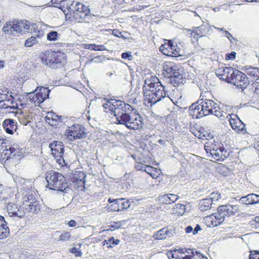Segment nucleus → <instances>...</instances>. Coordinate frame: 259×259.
Wrapping results in <instances>:
<instances>
[{"instance_id": "f257e3e1", "label": "nucleus", "mask_w": 259, "mask_h": 259, "mask_svg": "<svg viewBox=\"0 0 259 259\" xmlns=\"http://www.w3.org/2000/svg\"><path fill=\"white\" fill-rule=\"evenodd\" d=\"M103 104L104 111L111 113L115 116L117 123L124 125L127 128L137 130L142 128L144 123L138 113L133 112V108L128 104L120 100L105 99Z\"/></svg>"}, {"instance_id": "f03ea898", "label": "nucleus", "mask_w": 259, "mask_h": 259, "mask_svg": "<svg viewBox=\"0 0 259 259\" xmlns=\"http://www.w3.org/2000/svg\"><path fill=\"white\" fill-rule=\"evenodd\" d=\"M145 101L151 104H156L167 95L165 87L158 77L151 76L145 80L143 87Z\"/></svg>"}, {"instance_id": "7ed1b4c3", "label": "nucleus", "mask_w": 259, "mask_h": 259, "mask_svg": "<svg viewBox=\"0 0 259 259\" xmlns=\"http://www.w3.org/2000/svg\"><path fill=\"white\" fill-rule=\"evenodd\" d=\"M239 207L237 205H224L218 208V212L214 213L210 216L206 218V220L210 221L213 226H218L222 223L226 217H230L238 213Z\"/></svg>"}, {"instance_id": "20e7f679", "label": "nucleus", "mask_w": 259, "mask_h": 259, "mask_svg": "<svg viewBox=\"0 0 259 259\" xmlns=\"http://www.w3.org/2000/svg\"><path fill=\"white\" fill-rule=\"evenodd\" d=\"M215 105V103L212 100L201 98L190 107V114L197 118L210 115Z\"/></svg>"}, {"instance_id": "39448f33", "label": "nucleus", "mask_w": 259, "mask_h": 259, "mask_svg": "<svg viewBox=\"0 0 259 259\" xmlns=\"http://www.w3.org/2000/svg\"><path fill=\"white\" fill-rule=\"evenodd\" d=\"M46 179L48 187L50 189L66 193L68 188L66 178L61 174L53 170L46 174Z\"/></svg>"}, {"instance_id": "423d86ee", "label": "nucleus", "mask_w": 259, "mask_h": 259, "mask_svg": "<svg viewBox=\"0 0 259 259\" xmlns=\"http://www.w3.org/2000/svg\"><path fill=\"white\" fill-rule=\"evenodd\" d=\"M73 5V3L68 9L70 11L73 12V17L75 20L78 21H84L85 22L91 21L92 16L88 7L79 2H76L75 6Z\"/></svg>"}, {"instance_id": "0eeeda50", "label": "nucleus", "mask_w": 259, "mask_h": 259, "mask_svg": "<svg viewBox=\"0 0 259 259\" xmlns=\"http://www.w3.org/2000/svg\"><path fill=\"white\" fill-rule=\"evenodd\" d=\"M66 55L60 51L47 52L42 61L49 67L58 68L65 62Z\"/></svg>"}, {"instance_id": "6e6552de", "label": "nucleus", "mask_w": 259, "mask_h": 259, "mask_svg": "<svg viewBox=\"0 0 259 259\" xmlns=\"http://www.w3.org/2000/svg\"><path fill=\"white\" fill-rule=\"evenodd\" d=\"M249 82L248 78L246 77L245 74L238 70H235L229 83L243 91L248 85Z\"/></svg>"}, {"instance_id": "1a4fd4ad", "label": "nucleus", "mask_w": 259, "mask_h": 259, "mask_svg": "<svg viewBox=\"0 0 259 259\" xmlns=\"http://www.w3.org/2000/svg\"><path fill=\"white\" fill-rule=\"evenodd\" d=\"M49 147L52 151V154L54 156L56 161L60 165L66 164L65 161L63 157L64 155V148L63 143L60 142L55 141L49 145Z\"/></svg>"}, {"instance_id": "9d476101", "label": "nucleus", "mask_w": 259, "mask_h": 259, "mask_svg": "<svg viewBox=\"0 0 259 259\" xmlns=\"http://www.w3.org/2000/svg\"><path fill=\"white\" fill-rule=\"evenodd\" d=\"M65 135L70 141L81 139L85 138L87 136L84 127L80 124H74L69 127Z\"/></svg>"}, {"instance_id": "9b49d317", "label": "nucleus", "mask_w": 259, "mask_h": 259, "mask_svg": "<svg viewBox=\"0 0 259 259\" xmlns=\"http://www.w3.org/2000/svg\"><path fill=\"white\" fill-rule=\"evenodd\" d=\"M7 211L10 217L23 218L26 213V208L22 205L13 203H8L7 205Z\"/></svg>"}, {"instance_id": "f8f14e48", "label": "nucleus", "mask_w": 259, "mask_h": 259, "mask_svg": "<svg viewBox=\"0 0 259 259\" xmlns=\"http://www.w3.org/2000/svg\"><path fill=\"white\" fill-rule=\"evenodd\" d=\"M166 71L169 74L168 76L169 81L174 87L183 84L184 79L183 75L178 71L177 66H172L170 68H168Z\"/></svg>"}, {"instance_id": "ddd939ff", "label": "nucleus", "mask_w": 259, "mask_h": 259, "mask_svg": "<svg viewBox=\"0 0 259 259\" xmlns=\"http://www.w3.org/2000/svg\"><path fill=\"white\" fill-rule=\"evenodd\" d=\"M4 153L0 155V160H8L9 158L16 155L19 156L20 153H22L21 150L22 149L20 148L19 144L14 143L12 145H8L6 149H5Z\"/></svg>"}, {"instance_id": "4468645a", "label": "nucleus", "mask_w": 259, "mask_h": 259, "mask_svg": "<svg viewBox=\"0 0 259 259\" xmlns=\"http://www.w3.org/2000/svg\"><path fill=\"white\" fill-rule=\"evenodd\" d=\"M234 71L232 67L222 66L217 69L215 73L221 79L229 83Z\"/></svg>"}, {"instance_id": "2eb2a0df", "label": "nucleus", "mask_w": 259, "mask_h": 259, "mask_svg": "<svg viewBox=\"0 0 259 259\" xmlns=\"http://www.w3.org/2000/svg\"><path fill=\"white\" fill-rule=\"evenodd\" d=\"M12 26L11 28H13V33L16 32L17 34L30 31V23L26 20L14 21Z\"/></svg>"}, {"instance_id": "dca6fc26", "label": "nucleus", "mask_w": 259, "mask_h": 259, "mask_svg": "<svg viewBox=\"0 0 259 259\" xmlns=\"http://www.w3.org/2000/svg\"><path fill=\"white\" fill-rule=\"evenodd\" d=\"M231 116L230 114L227 116ZM235 118L230 117L229 118V122L231 127L237 133L242 132L244 133L246 132L245 124L239 118L237 115H235Z\"/></svg>"}, {"instance_id": "f3484780", "label": "nucleus", "mask_w": 259, "mask_h": 259, "mask_svg": "<svg viewBox=\"0 0 259 259\" xmlns=\"http://www.w3.org/2000/svg\"><path fill=\"white\" fill-rule=\"evenodd\" d=\"M50 90L48 88L42 87L40 92L34 95L32 101H37L38 103L43 102L47 98H49Z\"/></svg>"}, {"instance_id": "a211bd4d", "label": "nucleus", "mask_w": 259, "mask_h": 259, "mask_svg": "<svg viewBox=\"0 0 259 259\" xmlns=\"http://www.w3.org/2000/svg\"><path fill=\"white\" fill-rule=\"evenodd\" d=\"M179 197L177 195L168 193L160 196L158 200L162 204H170L175 202Z\"/></svg>"}, {"instance_id": "6ab92c4d", "label": "nucleus", "mask_w": 259, "mask_h": 259, "mask_svg": "<svg viewBox=\"0 0 259 259\" xmlns=\"http://www.w3.org/2000/svg\"><path fill=\"white\" fill-rule=\"evenodd\" d=\"M35 192L29 191L28 194L23 197V205L25 207H28L31 204H35L38 202L36 200Z\"/></svg>"}, {"instance_id": "aec40b11", "label": "nucleus", "mask_w": 259, "mask_h": 259, "mask_svg": "<svg viewBox=\"0 0 259 259\" xmlns=\"http://www.w3.org/2000/svg\"><path fill=\"white\" fill-rule=\"evenodd\" d=\"M3 126L5 131L9 134H13L14 131L17 129L16 123L12 119H7L4 120Z\"/></svg>"}, {"instance_id": "412c9836", "label": "nucleus", "mask_w": 259, "mask_h": 259, "mask_svg": "<svg viewBox=\"0 0 259 259\" xmlns=\"http://www.w3.org/2000/svg\"><path fill=\"white\" fill-rule=\"evenodd\" d=\"M173 235L172 230H168L167 228H164L157 231L154 235L155 239H165L170 238Z\"/></svg>"}, {"instance_id": "4be33fe9", "label": "nucleus", "mask_w": 259, "mask_h": 259, "mask_svg": "<svg viewBox=\"0 0 259 259\" xmlns=\"http://www.w3.org/2000/svg\"><path fill=\"white\" fill-rule=\"evenodd\" d=\"M188 32H190L191 37L198 39L205 35L206 34L205 28L204 26H201L198 27L194 28L193 30H188Z\"/></svg>"}, {"instance_id": "5701e85b", "label": "nucleus", "mask_w": 259, "mask_h": 259, "mask_svg": "<svg viewBox=\"0 0 259 259\" xmlns=\"http://www.w3.org/2000/svg\"><path fill=\"white\" fill-rule=\"evenodd\" d=\"M246 77L251 79V81H255L257 78H259V69L254 67H249L245 71Z\"/></svg>"}, {"instance_id": "b1692460", "label": "nucleus", "mask_w": 259, "mask_h": 259, "mask_svg": "<svg viewBox=\"0 0 259 259\" xmlns=\"http://www.w3.org/2000/svg\"><path fill=\"white\" fill-rule=\"evenodd\" d=\"M86 175L83 171H75L73 175L72 181L73 183H76L77 184H85V178Z\"/></svg>"}, {"instance_id": "393cba45", "label": "nucleus", "mask_w": 259, "mask_h": 259, "mask_svg": "<svg viewBox=\"0 0 259 259\" xmlns=\"http://www.w3.org/2000/svg\"><path fill=\"white\" fill-rule=\"evenodd\" d=\"M9 228L5 220L0 221V239L7 238L10 233Z\"/></svg>"}, {"instance_id": "a878e982", "label": "nucleus", "mask_w": 259, "mask_h": 259, "mask_svg": "<svg viewBox=\"0 0 259 259\" xmlns=\"http://www.w3.org/2000/svg\"><path fill=\"white\" fill-rule=\"evenodd\" d=\"M212 197L202 199L199 202V208L201 211H205L211 208L212 204Z\"/></svg>"}, {"instance_id": "bb28decb", "label": "nucleus", "mask_w": 259, "mask_h": 259, "mask_svg": "<svg viewBox=\"0 0 259 259\" xmlns=\"http://www.w3.org/2000/svg\"><path fill=\"white\" fill-rule=\"evenodd\" d=\"M171 50V41L168 40L167 42H165L159 48L160 51L166 56H170L172 55V53L170 54Z\"/></svg>"}, {"instance_id": "cd10ccee", "label": "nucleus", "mask_w": 259, "mask_h": 259, "mask_svg": "<svg viewBox=\"0 0 259 259\" xmlns=\"http://www.w3.org/2000/svg\"><path fill=\"white\" fill-rule=\"evenodd\" d=\"M221 146L216 147L212 146V148L209 149V152L212 157L216 161H221L220 156L221 155Z\"/></svg>"}, {"instance_id": "c85d7f7f", "label": "nucleus", "mask_w": 259, "mask_h": 259, "mask_svg": "<svg viewBox=\"0 0 259 259\" xmlns=\"http://www.w3.org/2000/svg\"><path fill=\"white\" fill-rule=\"evenodd\" d=\"M211 114H213L217 117L221 118L225 117L227 115V113L224 111L223 109L215 103V106L212 108V113Z\"/></svg>"}, {"instance_id": "c756f323", "label": "nucleus", "mask_w": 259, "mask_h": 259, "mask_svg": "<svg viewBox=\"0 0 259 259\" xmlns=\"http://www.w3.org/2000/svg\"><path fill=\"white\" fill-rule=\"evenodd\" d=\"M119 205V211L126 209L130 206V202L128 200L125 198L117 199Z\"/></svg>"}, {"instance_id": "7c9ffc66", "label": "nucleus", "mask_w": 259, "mask_h": 259, "mask_svg": "<svg viewBox=\"0 0 259 259\" xmlns=\"http://www.w3.org/2000/svg\"><path fill=\"white\" fill-rule=\"evenodd\" d=\"M41 35H42V34H41V35L39 34H38L35 37L31 36V37L28 38L25 41V46L26 47H31L33 45L36 44L38 42L37 38H40L41 37Z\"/></svg>"}, {"instance_id": "2f4dec72", "label": "nucleus", "mask_w": 259, "mask_h": 259, "mask_svg": "<svg viewBox=\"0 0 259 259\" xmlns=\"http://www.w3.org/2000/svg\"><path fill=\"white\" fill-rule=\"evenodd\" d=\"M145 172L148 174L153 179H156L159 175L156 168L148 165L146 168Z\"/></svg>"}, {"instance_id": "473e14b6", "label": "nucleus", "mask_w": 259, "mask_h": 259, "mask_svg": "<svg viewBox=\"0 0 259 259\" xmlns=\"http://www.w3.org/2000/svg\"><path fill=\"white\" fill-rule=\"evenodd\" d=\"M186 206L184 204L178 203L175 205L174 207V211L175 213L179 215H182L185 211Z\"/></svg>"}, {"instance_id": "72a5a7b5", "label": "nucleus", "mask_w": 259, "mask_h": 259, "mask_svg": "<svg viewBox=\"0 0 259 259\" xmlns=\"http://www.w3.org/2000/svg\"><path fill=\"white\" fill-rule=\"evenodd\" d=\"M221 155L220 156L221 158V161L224 160L226 158L228 157L230 153H232L231 150L229 148H225L224 146H221Z\"/></svg>"}, {"instance_id": "f704fd0d", "label": "nucleus", "mask_w": 259, "mask_h": 259, "mask_svg": "<svg viewBox=\"0 0 259 259\" xmlns=\"http://www.w3.org/2000/svg\"><path fill=\"white\" fill-rule=\"evenodd\" d=\"M252 194H249L245 196H243L239 199L240 203L246 205L252 204Z\"/></svg>"}, {"instance_id": "c9c22d12", "label": "nucleus", "mask_w": 259, "mask_h": 259, "mask_svg": "<svg viewBox=\"0 0 259 259\" xmlns=\"http://www.w3.org/2000/svg\"><path fill=\"white\" fill-rule=\"evenodd\" d=\"M108 201L110 203H112L108 207V209H109L110 211H119V205L117 202V200L115 199L113 201L111 200V199L109 198L108 199Z\"/></svg>"}, {"instance_id": "e433bc0d", "label": "nucleus", "mask_w": 259, "mask_h": 259, "mask_svg": "<svg viewBox=\"0 0 259 259\" xmlns=\"http://www.w3.org/2000/svg\"><path fill=\"white\" fill-rule=\"evenodd\" d=\"M40 205L38 204V202H37L35 204H31L28 207L26 208V211L32 212L33 213H37L40 210Z\"/></svg>"}, {"instance_id": "4c0bfd02", "label": "nucleus", "mask_w": 259, "mask_h": 259, "mask_svg": "<svg viewBox=\"0 0 259 259\" xmlns=\"http://www.w3.org/2000/svg\"><path fill=\"white\" fill-rule=\"evenodd\" d=\"M177 250V252H178V253H180L181 254V256H182V254L184 253L185 252L188 253H191V254L190 255H193V254L192 253V251L194 252V253L195 254V257H196V255H197L198 257H200V256L201 255V254L199 252H198L197 251L192 250L191 249H185V251H184V249H182V248H179V249H178V250Z\"/></svg>"}, {"instance_id": "58836bf2", "label": "nucleus", "mask_w": 259, "mask_h": 259, "mask_svg": "<svg viewBox=\"0 0 259 259\" xmlns=\"http://www.w3.org/2000/svg\"><path fill=\"white\" fill-rule=\"evenodd\" d=\"M47 39L50 41H55L59 39V34L56 31H52L47 34Z\"/></svg>"}, {"instance_id": "ea45409f", "label": "nucleus", "mask_w": 259, "mask_h": 259, "mask_svg": "<svg viewBox=\"0 0 259 259\" xmlns=\"http://www.w3.org/2000/svg\"><path fill=\"white\" fill-rule=\"evenodd\" d=\"M12 25H13V22L7 23L3 28V31L6 33H13V28H11V26H13Z\"/></svg>"}, {"instance_id": "a19ab883", "label": "nucleus", "mask_w": 259, "mask_h": 259, "mask_svg": "<svg viewBox=\"0 0 259 259\" xmlns=\"http://www.w3.org/2000/svg\"><path fill=\"white\" fill-rule=\"evenodd\" d=\"M12 25H13V22L7 23L3 28V31L6 33H13V28H11V26H13Z\"/></svg>"}, {"instance_id": "79ce46f5", "label": "nucleus", "mask_w": 259, "mask_h": 259, "mask_svg": "<svg viewBox=\"0 0 259 259\" xmlns=\"http://www.w3.org/2000/svg\"><path fill=\"white\" fill-rule=\"evenodd\" d=\"M177 47V46L174 45L172 42L171 41V50H170V54L172 53V55L170 56L176 57L181 56L180 54V49H178Z\"/></svg>"}, {"instance_id": "37998d69", "label": "nucleus", "mask_w": 259, "mask_h": 259, "mask_svg": "<svg viewBox=\"0 0 259 259\" xmlns=\"http://www.w3.org/2000/svg\"><path fill=\"white\" fill-rule=\"evenodd\" d=\"M71 234L69 232H65L62 233L59 237V240L66 241L70 239Z\"/></svg>"}, {"instance_id": "c03bdc74", "label": "nucleus", "mask_w": 259, "mask_h": 259, "mask_svg": "<svg viewBox=\"0 0 259 259\" xmlns=\"http://www.w3.org/2000/svg\"><path fill=\"white\" fill-rule=\"evenodd\" d=\"M122 222L123 221H118V222H112L110 226H109V227H110V229L111 230H113L112 229L113 228V229H119L121 226L122 225Z\"/></svg>"}, {"instance_id": "a18cd8bd", "label": "nucleus", "mask_w": 259, "mask_h": 259, "mask_svg": "<svg viewBox=\"0 0 259 259\" xmlns=\"http://www.w3.org/2000/svg\"><path fill=\"white\" fill-rule=\"evenodd\" d=\"M103 46L102 45H88L87 49L92 50L101 51L102 50Z\"/></svg>"}, {"instance_id": "49530a36", "label": "nucleus", "mask_w": 259, "mask_h": 259, "mask_svg": "<svg viewBox=\"0 0 259 259\" xmlns=\"http://www.w3.org/2000/svg\"><path fill=\"white\" fill-rule=\"evenodd\" d=\"M168 256H171V257L175 258L176 259H182V257H184L185 256H181L179 254L178 252H177V250H174L168 254Z\"/></svg>"}, {"instance_id": "de8ad7c7", "label": "nucleus", "mask_w": 259, "mask_h": 259, "mask_svg": "<svg viewBox=\"0 0 259 259\" xmlns=\"http://www.w3.org/2000/svg\"><path fill=\"white\" fill-rule=\"evenodd\" d=\"M252 86L254 88L253 91V92L255 93L256 94H259V78H257L255 81H254L253 83H252Z\"/></svg>"}, {"instance_id": "09e8293b", "label": "nucleus", "mask_w": 259, "mask_h": 259, "mask_svg": "<svg viewBox=\"0 0 259 259\" xmlns=\"http://www.w3.org/2000/svg\"><path fill=\"white\" fill-rule=\"evenodd\" d=\"M70 251L71 253L75 254L76 256H81L82 255V253L80 250H79L78 248H77L75 247H73L70 249Z\"/></svg>"}, {"instance_id": "8fccbe9b", "label": "nucleus", "mask_w": 259, "mask_h": 259, "mask_svg": "<svg viewBox=\"0 0 259 259\" xmlns=\"http://www.w3.org/2000/svg\"><path fill=\"white\" fill-rule=\"evenodd\" d=\"M121 57L124 59H127L128 60H132L133 59V56L131 54V53H123L121 54Z\"/></svg>"}, {"instance_id": "3c124183", "label": "nucleus", "mask_w": 259, "mask_h": 259, "mask_svg": "<svg viewBox=\"0 0 259 259\" xmlns=\"http://www.w3.org/2000/svg\"><path fill=\"white\" fill-rule=\"evenodd\" d=\"M258 251L255 250L251 251H250L249 259H257L258 257Z\"/></svg>"}, {"instance_id": "603ef678", "label": "nucleus", "mask_w": 259, "mask_h": 259, "mask_svg": "<svg viewBox=\"0 0 259 259\" xmlns=\"http://www.w3.org/2000/svg\"><path fill=\"white\" fill-rule=\"evenodd\" d=\"M1 99H2L0 100V107L3 108H7L10 106L5 103L6 101L4 99L3 97H0Z\"/></svg>"}, {"instance_id": "864d4df0", "label": "nucleus", "mask_w": 259, "mask_h": 259, "mask_svg": "<svg viewBox=\"0 0 259 259\" xmlns=\"http://www.w3.org/2000/svg\"><path fill=\"white\" fill-rule=\"evenodd\" d=\"M48 116H49L51 118L55 120L56 121H60V119L61 118V116H59V115H56L55 113H48Z\"/></svg>"}, {"instance_id": "5fc2aeb1", "label": "nucleus", "mask_w": 259, "mask_h": 259, "mask_svg": "<svg viewBox=\"0 0 259 259\" xmlns=\"http://www.w3.org/2000/svg\"><path fill=\"white\" fill-rule=\"evenodd\" d=\"M252 194V204L259 203V195H256L254 193Z\"/></svg>"}, {"instance_id": "6e6d98bb", "label": "nucleus", "mask_w": 259, "mask_h": 259, "mask_svg": "<svg viewBox=\"0 0 259 259\" xmlns=\"http://www.w3.org/2000/svg\"><path fill=\"white\" fill-rule=\"evenodd\" d=\"M147 166L148 165H146L137 164L135 166V167L138 170H142L145 171L146 168H147Z\"/></svg>"}, {"instance_id": "4d7b16f0", "label": "nucleus", "mask_w": 259, "mask_h": 259, "mask_svg": "<svg viewBox=\"0 0 259 259\" xmlns=\"http://www.w3.org/2000/svg\"><path fill=\"white\" fill-rule=\"evenodd\" d=\"M30 31L31 32H36L38 31V28L36 24L33 23L32 24H31L30 25Z\"/></svg>"}, {"instance_id": "13d9d810", "label": "nucleus", "mask_w": 259, "mask_h": 259, "mask_svg": "<svg viewBox=\"0 0 259 259\" xmlns=\"http://www.w3.org/2000/svg\"><path fill=\"white\" fill-rule=\"evenodd\" d=\"M47 121L51 125H56V122L57 121H56L55 120L51 118L50 116H49L48 115L47 116Z\"/></svg>"}, {"instance_id": "bf43d9fd", "label": "nucleus", "mask_w": 259, "mask_h": 259, "mask_svg": "<svg viewBox=\"0 0 259 259\" xmlns=\"http://www.w3.org/2000/svg\"><path fill=\"white\" fill-rule=\"evenodd\" d=\"M236 57V53L234 52H232L230 54H227V58L229 60H233Z\"/></svg>"}, {"instance_id": "052dcab7", "label": "nucleus", "mask_w": 259, "mask_h": 259, "mask_svg": "<svg viewBox=\"0 0 259 259\" xmlns=\"http://www.w3.org/2000/svg\"><path fill=\"white\" fill-rule=\"evenodd\" d=\"M8 141L6 140L0 139V147L7 148L8 147Z\"/></svg>"}, {"instance_id": "680f3d73", "label": "nucleus", "mask_w": 259, "mask_h": 259, "mask_svg": "<svg viewBox=\"0 0 259 259\" xmlns=\"http://www.w3.org/2000/svg\"><path fill=\"white\" fill-rule=\"evenodd\" d=\"M225 35L227 36L230 41H231V39H235V38L228 31H225Z\"/></svg>"}, {"instance_id": "e2e57ef3", "label": "nucleus", "mask_w": 259, "mask_h": 259, "mask_svg": "<svg viewBox=\"0 0 259 259\" xmlns=\"http://www.w3.org/2000/svg\"><path fill=\"white\" fill-rule=\"evenodd\" d=\"M201 230V228L199 225H197L195 228L193 229V234L196 235L198 233V231H200Z\"/></svg>"}, {"instance_id": "0e129e2a", "label": "nucleus", "mask_w": 259, "mask_h": 259, "mask_svg": "<svg viewBox=\"0 0 259 259\" xmlns=\"http://www.w3.org/2000/svg\"><path fill=\"white\" fill-rule=\"evenodd\" d=\"M195 136L197 137L199 139L202 140H203L204 138L205 137V135L200 132H197V133L195 134Z\"/></svg>"}, {"instance_id": "69168bd1", "label": "nucleus", "mask_w": 259, "mask_h": 259, "mask_svg": "<svg viewBox=\"0 0 259 259\" xmlns=\"http://www.w3.org/2000/svg\"><path fill=\"white\" fill-rule=\"evenodd\" d=\"M67 224L69 227H73L76 225V222L74 220H71L68 222Z\"/></svg>"}, {"instance_id": "338daca9", "label": "nucleus", "mask_w": 259, "mask_h": 259, "mask_svg": "<svg viewBox=\"0 0 259 259\" xmlns=\"http://www.w3.org/2000/svg\"><path fill=\"white\" fill-rule=\"evenodd\" d=\"M185 231L187 233H193V228L191 226H188L185 228Z\"/></svg>"}, {"instance_id": "774afa93", "label": "nucleus", "mask_w": 259, "mask_h": 259, "mask_svg": "<svg viewBox=\"0 0 259 259\" xmlns=\"http://www.w3.org/2000/svg\"><path fill=\"white\" fill-rule=\"evenodd\" d=\"M34 95H36V94H34L33 93H29L28 94V98L30 99V101L31 102L35 103L37 101H32V98L34 97Z\"/></svg>"}]
</instances>
